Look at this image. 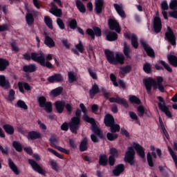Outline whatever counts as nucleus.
Segmentation results:
<instances>
[{
    "instance_id": "1",
    "label": "nucleus",
    "mask_w": 177,
    "mask_h": 177,
    "mask_svg": "<svg viewBox=\"0 0 177 177\" xmlns=\"http://www.w3.org/2000/svg\"><path fill=\"white\" fill-rule=\"evenodd\" d=\"M135 150L137 154L141 157V158H145L146 157V153H145V148L140 145L133 142L132 147H129L127 148V151L126 152L124 161L129 162L130 165H133L135 164Z\"/></svg>"
},
{
    "instance_id": "2",
    "label": "nucleus",
    "mask_w": 177,
    "mask_h": 177,
    "mask_svg": "<svg viewBox=\"0 0 177 177\" xmlns=\"http://www.w3.org/2000/svg\"><path fill=\"white\" fill-rule=\"evenodd\" d=\"M156 81L157 82H156L154 79L151 77L143 80V83L145 85L147 92L149 95L151 93V86H153L154 89H157L158 86V89L160 91V92H164L165 91L164 85H162L164 79H162V77H157Z\"/></svg>"
},
{
    "instance_id": "3",
    "label": "nucleus",
    "mask_w": 177,
    "mask_h": 177,
    "mask_svg": "<svg viewBox=\"0 0 177 177\" xmlns=\"http://www.w3.org/2000/svg\"><path fill=\"white\" fill-rule=\"evenodd\" d=\"M80 107L82 113H84L83 120L86 121V122L91 124L92 131L93 132H94V133H96V135H97V136H99L100 138H103V134H102V131H100V130L97 128V126H96V123H95V119L90 118L86 114L88 110H86L85 105H84V104H80Z\"/></svg>"
},
{
    "instance_id": "4",
    "label": "nucleus",
    "mask_w": 177,
    "mask_h": 177,
    "mask_svg": "<svg viewBox=\"0 0 177 177\" xmlns=\"http://www.w3.org/2000/svg\"><path fill=\"white\" fill-rule=\"evenodd\" d=\"M104 53L106 56L108 62H109L111 64H117L118 63L120 64H124V60H125V57H124L123 54L117 53L115 57L114 53H113V52L110 51L109 50H105Z\"/></svg>"
},
{
    "instance_id": "5",
    "label": "nucleus",
    "mask_w": 177,
    "mask_h": 177,
    "mask_svg": "<svg viewBox=\"0 0 177 177\" xmlns=\"http://www.w3.org/2000/svg\"><path fill=\"white\" fill-rule=\"evenodd\" d=\"M32 60L40 64V66L43 67H47L48 68H52L53 66L49 61L45 62V54L44 53H32Z\"/></svg>"
},
{
    "instance_id": "6",
    "label": "nucleus",
    "mask_w": 177,
    "mask_h": 177,
    "mask_svg": "<svg viewBox=\"0 0 177 177\" xmlns=\"http://www.w3.org/2000/svg\"><path fill=\"white\" fill-rule=\"evenodd\" d=\"M75 115L76 117H73L69 122L70 129L73 133H77V131L80 129V124L81 122V118H80L81 115V110L77 109Z\"/></svg>"
},
{
    "instance_id": "7",
    "label": "nucleus",
    "mask_w": 177,
    "mask_h": 177,
    "mask_svg": "<svg viewBox=\"0 0 177 177\" xmlns=\"http://www.w3.org/2000/svg\"><path fill=\"white\" fill-rule=\"evenodd\" d=\"M104 124L111 127V131L114 133L120 131V125L114 124V118L111 115H106L104 118Z\"/></svg>"
},
{
    "instance_id": "8",
    "label": "nucleus",
    "mask_w": 177,
    "mask_h": 177,
    "mask_svg": "<svg viewBox=\"0 0 177 177\" xmlns=\"http://www.w3.org/2000/svg\"><path fill=\"white\" fill-rule=\"evenodd\" d=\"M39 107L44 109L47 113H52V103L46 102V98L44 96L37 98Z\"/></svg>"
},
{
    "instance_id": "9",
    "label": "nucleus",
    "mask_w": 177,
    "mask_h": 177,
    "mask_svg": "<svg viewBox=\"0 0 177 177\" xmlns=\"http://www.w3.org/2000/svg\"><path fill=\"white\" fill-rule=\"evenodd\" d=\"M59 142V139L55 136H52L50 138V144L52 147H55L57 150L61 151V153H64V154H70V150L66 149L62 147L57 146V142Z\"/></svg>"
},
{
    "instance_id": "10",
    "label": "nucleus",
    "mask_w": 177,
    "mask_h": 177,
    "mask_svg": "<svg viewBox=\"0 0 177 177\" xmlns=\"http://www.w3.org/2000/svg\"><path fill=\"white\" fill-rule=\"evenodd\" d=\"M158 99L159 100L158 107L161 111L165 113V114L167 115V117L171 118L172 117V114L169 111V109H168V106L165 104V101H164V99L161 97H158Z\"/></svg>"
},
{
    "instance_id": "11",
    "label": "nucleus",
    "mask_w": 177,
    "mask_h": 177,
    "mask_svg": "<svg viewBox=\"0 0 177 177\" xmlns=\"http://www.w3.org/2000/svg\"><path fill=\"white\" fill-rule=\"evenodd\" d=\"M165 37L170 44L172 45H176V39L175 38V35L169 26L167 27V32L165 33Z\"/></svg>"
},
{
    "instance_id": "12",
    "label": "nucleus",
    "mask_w": 177,
    "mask_h": 177,
    "mask_svg": "<svg viewBox=\"0 0 177 177\" xmlns=\"http://www.w3.org/2000/svg\"><path fill=\"white\" fill-rule=\"evenodd\" d=\"M109 102L111 103H117L118 104H122L124 107H128V103L125 99L116 95L115 97H112L109 98Z\"/></svg>"
},
{
    "instance_id": "13",
    "label": "nucleus",
    "mask_w": 177,
    "mask_h": 177,
    "mask_svg": "<svg viewBox=\"0 0 177 177\" xmlns=\"http://www.w3.org/2000/svg\"><path fill=\"white\" fill-rule=\"evenodd\" d=\"M86 33L88 35H90L93 39H95V35H96V37L102 36V30L97 27L93 28V30L90 28L87 29Z\"/></svg>"
},
{
    "instance_id": "14",
    "label": "nucleus",
    "mask_w": 177,
    "mask_h": 177,
    "mask_svg": "<svg viewBox=\"0 0 177 177\" xmlns=\"http://www.w3.org/2000/svg\"><path fill=\"white\" fill-rule=\"evenodd\" d=\"M17 86L19 90V92H21V93H24L25 91H31V89H32V87L30 86L28 83L26 82H19L17 83Z\"/></svg>"
},
{
    "instance_id": "15",
    "label": "nucleus",
    "mask_w": 177,
    "mask_h": 177,
    "mask_svg": "<svg viewBox=\"0 0 177 177\" xmlns=\"http://www.w3.org/2000/svg\"><path fill=\"white\" fill-rule=\"evenodd\" d=\"M140 43L142 48H144L145 52L147 53L148 56H150V57H153L154 51L151 48H150V46H149V44H147L143 39L140 40Z\"/></svg>"
},
{
    "instance_id": "16",
    "label": "nucleus",
    "mask_w": 177,
    "mask_h": 177,
    "mask_svg": "<svg viewBox=\"0 0 177 177\" xmlns=\"http://www.w3.org/2000/svg\"><path fill=\"white\" fill-rule=\"evenodd\" d=\"M108 24L110 30H115L116 32H120V31H121L120 24H118V22H117L115 19H109Z\"/></svg>"
},
{
    "instance_id": "17",
    "label": "nucleus",
    "mask_w": 177,
    "mask_h": 177,
    "mask_svg": "<svg viewBox=\"0 0 177 177\" xmlns=\"http://www.w3.org/2000/svg\"><path fill=\"white\" fill-rule=\"evenodd\" d=\"M162 28V25L161 24V19L158 17H155L153 19V28L155 30V32H160Z\"/></svg>"
},
{
    "instance_id": "18",
    "label": "nucleus",
    "mask_w": 177,
    "mask_h": 177,
    "mask_svg": "<svg viewBox=\"0 0 177 177\" xmlns=\"http://www.w3.org/2000/svg\"><path fill=\"white\" fill-rule=\"evenodd\" d=\"M49 12L54 16H56V17H60V16L62 15V10L57 8V6L55 5V3H51V8Z\"/></svg>"
},
{
    "instance_id": "19",
    "label": "nucleus",
    "mask_w": 177,
    "mask_h": 177,
    "mask_svg": "<svg viewBox=\"0 0 177 177\" xmlns=\"http://www.w3.org/2000/svg\"><path fill=\"white\" fill-rule=\"evenodd\" d=\"M157 153L156 152H148L147 154V160L149 167H154V162H153V158H157Z\"/></svg>"
},
{
    "instance_id": "20",
    "label": "nucleus",
    "mask_w": 177,
    "mask_h": 177,
    "mask_svg": "<svg viewBox=\"0 0 177 177\" xmlns=\"http://www.w3.org/2000/svg\"><path fill=\"white\" fill-rule=\"evenodd\" d=\"M0 86L4 89H8L10 88V84H9V80H6V77L3 75H0Z\"/></svg>"
},
{
    "instance_id": "21",
    "label": "nucleus",
    "mask_w": 177,
    "mask_h": 177,
    "mask_svg": "<svg viewBox=\"0 0 177 177\" xmlns=\"http://www.w3.org/2000/svg\"><path fill=\"white\" fill-rule=\"evenodd\" d=\"M29 164L31 165L32 169H34V171H36V172H38V174H44V170L42 169L41 167H40L35 161L29 159L28 160Z\"/></svg>"
},
{
    "instance_id": "22",
    "label": "nucleus",
    "mask_w": 177,
    "mask_h": 177,
    "mask_svg": "<svg viewBox=\"0 0 177 177\" xmlns=\"http://www.w3.org/2000/svg\"><path fill=\"white\" fill-rule=\"evenodd\" d=\"M48 82H62L63 76L61 74H55L48 78Z\"/></svg>"
},
{
    "instance_id": "23",
    "label": "nucleus",
    "mask_w": 177,
    "mask_h": 177,
    "mask_svg": "<svg viewBox=\"0 0 177 177\" xmlns=\"http://www.w3.org/2000/svg\"><path fill=\"white\" fill-rule=\"evenodd\" d=\"M66 106V102L64 101L55 102V109L59 114L63 113L64 107Z\"/></svg>"
},
{
    "instance_id": "24",
    "label": "nucleus",
    "mask_w": 177,
    "mask_h": 177,
    "mask_svg": "<svg viewBox=\"0 0 177 177\" xmlns=\"http://www.w3.org/2000/svg\"><path fill=\"white\" fill-rule=\"evenodd\" d=\"M28 138L32 140H35V139H41L42 138V134L39 131H30Z\"/></svg>"
},
{
    "instance_id": "25",
    "label": "nucleus",
    "mask_w": 177,
    "mask_h": 177,
    "mask_svg": "<svg viewBox=\"0 0 177 177\" xmlns=\"http://www.w3.org/2000/svg\"><path fill=\"white\" fill-rule=\"evenodd\" d=\"M124 169L125 167H124V165H118L113 171V175L115 176H120V174H122Z\"/></svg>"
},
{
    "instance_id": "26",
    "label": "nucleus",
    "mask_w": 177,
    "mask_h": 177,
    "mask_svg": "<svg viewBox=\"0 0 177 177\" xmlns=\"http://www.w3.org/2000/svg\"><path fill=\"white\" fill-rule=\"evenodd\" d=\"M104 1L96 0L95 1V11L99 15L102 13V9H103Z\"/></svg>"
},
{
    "instance_id": "27",
    "label": "nucleus",
    "mask_w": 177,
    "mask_h": 177,
    "mask_svg": "<svg viewBox=\"0 0 177 177\" xmlns=\"http://www.w3.org/2000/svg\"><path fill=\"white\" fill-rule=\"evenodd\" d=\"M114 8L118 12V15H120V17L125 18V12H124V10L122 9V4H114Z\"/></svg>"
},
{
    "instance_id": "28",
    "label": "nucleus",
    "mask_w": 177,
    "mask_h": 177,
    "mask_svg": "<svg viewBox=\"0 0 177 177\" xmlns=\"http://www.w3.org/2000/svg\"><path fill=\"white\" fill-rule=\"evenodd\" d=\"M9 66V61L0 58V71H5Z\"/></svg>"
},
{
    "instance_id": "29",
    "label": "nucleus",
    "mask_w": 177,
    "mask_h": 177,
    "mask_svg": "<svg viewBox=\"0 0 177 177\" xmlns=\"http://www.w3.org/2000/svg\"><path fill=\"white\" fill-rule=\"evenodd\" d=\"M3 128L8 135H13L15 133V127L10 124H5Z\"/></svg>"
},
{
    "instance_id": "30",
    "label": "nucleus",
    "mask_w": 177,
    "mask_h": 177,
    "mask_svg": "<svg viewBox=\"0 0 177 177\" xmlns=\"http://www.w3.org/2000/svg\"><path fill=\"white\" fill-rule=\"evenodd\" d=\"M161 8L163 10L162 12V15H163L164 19H165V20L168 19L167 12H165V10H168V3H167V1H162L161 4Z\"/></svg>"
},
{
    "instance_id": "31",
    "label": "nucleus",
    "mask_w": 177,
    "mask_h": 177,
    "mask_svg": "<svg viewBox=\"0 0 177 177\" xmlns=\"http://www.w3.org/2000/svg\"><path fill=\"white\" fill-rule=\"evenodd\" d=\"M23 70L25 73H34V71H37V66L34 64L25 66H24Z\"/></svg>"
},
{
    "instance_id": "32",
    "label": "nucleus",
    "mask_w": 177,
    "mask_h": 177,
    "mask_svg": "<svg viewBox=\"0 0 177 177\" xmlns=\"http://www.w3.org/2000/svg\"><path fill=\"white\" fill-rule=\"evenodd\" d=\"M167 59L170 63V64H171V66H173L174 67H177V57L175 55H167Z\"/></svg>"
},
{
    "instance_id": "33",
    "label": "nucleus",
    "mask_w": 177,
    "mask_h": 177,
    "mask_svg": "<svg viewBox=\"0 0 177 177\" xmlns=\"http://www.w3.org/2000/svg\"><path fill=\"white\" fill-rule=\"evenodd\" d=\"M88 149V139L84 138L80 143V151H85Z\"/></svg>"
},
{
    "instance_id": "34",
    "label": "nucleus",
    "mask_w": 177,
    "mask_h": 177,
    "mask_svg": "<svg viewBox=\"0 0 177 177\" xmlns=\"http://www.w3.org/2000/svg\"><path fill=\"white\" fill-rule=\"evenodd\" d=\"M44 43L48 48H53L55 46V41L49 36H46Z\"/></svg>"
},
{
    "instance_id": "35",
    "label": "nucleus",
    "mask_w": 177,
    "mask_h": 177,
    "mask_svg": "<svg viewBox=\"0 0 177 177\" xmlns=\"http://www.w3.org/2000/svg\"><path fill=\"white\" fill-rule=\"evenodd\" d=\"M8 164L12 171H13V172L16 175H19V169H17V167L16 166V165H15V163L13 162V161H12L11 159H8Z\"/></svg>"
},
{
    "instance_id": "36",
    "label": "nucleus",
    "mask_w": 177,
    "mask_h": 177,
    "mask_svg": "<svg viewBox=\"0 0 177 177\" xmlns=\"http://www.w3.org/2000/svg\"><path fill=\"white\" fill-rule=\"evenodd\" d=\"M117 38H118V35L114 32H109L106 35V39L108 41H115Z\"/></svg>"
},
{
    "instance_id": "37",
    "label": "nucleus",
    "mask_w": 177,
    "mask_h": 177,
    "mask_svg": "<svg viewBox=\"0 0 177 177\" xmlns=\"http://www.w3.org/2000/svg\"><path fill=\"white\" fill-rule=\"evenodd\" d=\"M76 6L81 13H85L86 10L85 8V6H84V3H82L81 1L77 0L76 1Z\"/></svg>"
},
{
    "instance_id": "38",
    "label": "nucleus",
    "mask_w": 177,
    "mask_h": 177,
    "mask_svg": "<svg viewBox=\"0 0 177 177\" xmlns=\"http://www.w3.org/2000/svg\"><path fill=\"white\" fill-rule=\"evenodd\" d=\"M131 45L135 48V49H138V47L139 46L138 37L134 34L131 35Z\"/></svg>"
},
{
    "instance_id": "39",
    "label": "nucleus",
    "mask_w": 177,
    "mask_h": 177,
    "mask_svg": "<svg viewBox=\"0 0 177 177\" xmlns=\"http://www.w3.org/2000/svg\"><path fill=\"white\" fill-rule=\"evenodd\" d=\"M62 91H63V88L58 87L57 88H55L54 90L51 91L50 95L51 96L56 97L59 96L62 93Z\"/></svg>"
},
{
    "instance_id": "40",
    "label": "nucleus",
    "mask_w": 177,
    "mask_h": 177,
    "mask_svg": "<svg viewBox=\"0 0 177 177\" xmlns=\"http://www.w3.org/2000/svg\"><path fill=\"white\" fill-rule=\"evenodd\" d=\"M168 149V151H169V153L170 154V156H171L174 162H175V165H176V167H177V156H176V154H175V152H174V150L172 149V148H171V147H167Z\"/></svg>"
},
{
    "instance_id": "41",
    "label": "nucleus",
    "mask_w": 177,
    "mask_h": 177,
    "mask_svg": "<svg viewBox=\"0 0 177 177\" xmlns=\"http://www.w3.org/2000/svg\"><path fill=\"white\" fill-rule=\"evenodd\" d=\"M26 20L28 26H31L34 23V17L32 14L28 13L26 16Z\"/></svg>"
},
{
    "instance_id": "42",
    "label": "nucleus",
    "mask_w": 177,
    "mask_h": 177,
    "mask_svg": "<svg viewBox=\"0 0 177 177\" xmlns=\"http://www.w3.org/2000/svg\"><path fill=\"white\" fill-rule=\"evenodd\" d=\"M44 21L48 28H50V30L53 29V25H52V19H50L48 16H46L44 17Z\"/></svg>"
},
{
    "instance_id": "43",
    "label": "nucleus",
    "mask_w": 177,
    "mask_h": 177,
    "mask_svg": "<svg viewBox=\"0 0 177 177\" xmlns=\"http://www.w3.org/2000/svg\"><path fill=\"white\" fill-rule=\"evenodd\" d=\"M17 104L19 109H23V110H28V106L27 104H26V102L24 101L19 100L17 102Z\"/></svg>"
},
{
    "instance_id": "44",
    "label": "nucleus",
    "mask_w": 177,
    "mask_h": 177,
    "mask_svg": "<svg viewBox=\"0 0 177 177\" xmlns=\"http://www.w3.org/2000/svg\"><path fill=\"white\" fill-rule=\"evenodd\" d=\"M12 146L17 151H21V150H23V146H21V144L17 141H14Z\"/></svg>"
},
{
    "instance_id": "45",
    "label": "nucleus",
    "mask_w": 177,
    "mask_h": 177,
    "mask_svg": "<svg viewBox=\"0 0 177 177\" xmlns=\"http://www.w3.org/2000/svg\"><path fill=\"white\" fill-rule=\"evenodd\" d=\"M99 92V88L97 85H93L92 88L90 90V96L91 97H93L95 93Z\"/></svg>"
},
{
    "instance_id": "46",
    "label": "nucleus",
    "mask_w": 177,
    "mask_h": 177,
    "mask_svg": "<svg viewBox=\"0 0 177 177\" xmlns=\"http://www.w3.org/2000/svg\"><path fill=\"white\" fill-rule=\"evenodd\" d=\"M131 70V66L127 65L125 67L120 68V74H127V73H129Z\"/></svg>"
},
{
    "instance_id": "47",
    "label": "nucleus",
    "mask_w": 177,
    "mask_h": 177,
    "mask_svg": "<svg viewBox=\"0 0 177 177\" xmlns=\"http://www.w3.org/2000/svg\"><path fill=\"white\" fill-rule=\"evenodd\" d=\"M160 64L163 66V67L167 70V71H169V73H172V68H171V66L168 65L165 61L160 60L159 61Z\"/></svg>"
},
{
    "instance_id": "48",
    "label": "nucleus",
    "mask_w": 177,
    "mask_h": 177,
    "mask_svg": "<svg viewBox=\"0 0 177 177\" xmlns=\"http://www.w3.org/2000/svg\"><path fill=\"white\" fill-rule=\"evenodd\" d=\"M100 165H107V156L106 155H102L100 157Z\"/></svg>"
},
{
    "instance_id": "49",
    "label": "nucleus",
    "mask_w": 177,
    "mask_h": 177,
    "mask_svg": "<svg viewBox=\"0 0 177 177\" xmlns=\"http://www.w3.org/2000/svg\"><path fill=\"white\" fill-rule=\"evenodd\" d=\"M106 137L108 140H110L111 142L113 140H115L118 138V135L116 133H108L106 134Z\"/></svg>"
},
{
    "instance_id": "50",
    "label": "nucleus",
    "mask_w": 177,
    "mask_h": 177,
    "mask_svg": "<svg viewBox=\"0 0 177 177\" xmlns=\"http://www.w3.org/2000/svg\"><path fill=\"white\" fill-rule=\"evenodd\" d=\"M123 52L126 57H131V56H129V53H131V48H129V46L127 45V43H124Z\"/></svg>"
},
{
    "instance_id": "51",
    "label": "nucleus",
    "mask_w": 177,
    "mask_h": 177,
    "mask_svg": "<svg viewBox=\"0 0 177 177\" xmlns=\"http://www.w3.org/2000/svg\"><path fill=\"white\" fill-rule=\"evenodd\" d=\"M68 81L71 83L74 82V81H76L77 76H75V74L73 72H68Z\"/></svg>"
},
{
    "instance_id": "52",
    "label": "nucleus",
    "mask_w": 177,
    "mask_h": 177,
    "mask_svg": "<svg viewBox=\"0 0 177 177\" xmlns=\"http://www.w3.org/2000/svg\"><path fill=\"white\" fill-rule=\"evenodd\" d=\"M131 103H135L136 104H140V100L135 95H132L129 97Z\"/></svg>"
},
{
    "instance_id": "53",
    "label": "nucleus",
    "mask_w": 177,
    "mask_h": 177,
    "mask_svg": "<svg viewBox=\"0 0 177 177\" xmlns=\"http://www.w3.org/2000/svg\"><path fill=\"white\" fill-rule=\"evenodd\" d=\"M50 164L54 171H59V166H57V163L56 162V161H55V160H50Z\"/></svg>"
},
{
    "instance_id": "54",
    "label": "nucleus",
    "mask_w": 177,
    "mask_h": 177,
    "mask_svg": "<svg viewBox=\"0 0 177 177\" xmlns=\"http://www.w3.org/2000/svg\"><path fill=\"white\" fill-rule=\"evenodd\" d=\"M143 70L145 73L149 74V73L151 72V65L149 63H146L143 66Z\"/></svg>"
},
{
    "instance_id": "55",
    "label": "nucleus",
    "mask_w": 177,
    "mask_h": 177,
    "mask_svg": "<svg viewBox=\"0 0 177 177\" xmlns=\"http://www.w3.org/2000/svg\"><path fill=\"white\" fill-rule=\"evenodd\" d=\"M48 150L50 151V153H52V154H54V156L58 157V158H61V160H63V156H62V154L59 153V152L50 148H48Z\"/></svg>"
},
{
    "instance_id": "56",
    "label": "nucleus",
    "mask_w": 177,
    "mask_h": 177,
    "mask_svg": "<svg viewBox=\"0 0 177 177\" xmlns=\"http://www.w3.org/2000/svg\"><path fill=\"white\" fill-rule=\"evenodd\" d=\"M37 124L39 126V128L42 131H46V129H48L46 124H45L44 122H41L40 120H37Z\"/></svg>"
},
{
    "instance_id": "57",
    "label": "nucleus",
    "mask_w": 177,
    "mask_h": 177,
    "mask_svg": "<svg viewBox=\"0 0 177 177\" xmlns=\"http://www.w3.org/2000/svg\"><path fill=\"white\" fill-rule=\"evenodd\" d=\"M170 9L175 10L177 9V1L176 0H171L169 3Z\"/></svg>"
},
{
    "instance_id": "58",
    "label": "nucleus",
    "mask_w": 177,
    "mask_h": 177,
    "mask_svg": "<svg viewBox=\"0 0 177 177\" xmlns=\"http://www.w3.org/2000/svg\"><path fill=\"white\" fill-rule=\"evenodd\" d=\"M76 49L82 53L84 52V45H82V41H80L79 44L75 46Z\"/></svg>"
},
{
    "instance_id": "59",
    "label": "nucleus",
    "mask_w": 177,
    "mask_h": 177,
    "mask_svg": "<svg viewBox=\"0 0 177 177\" xmlns=\"http://www.w3.org/2000/svg\"><path fill=\"white\" fill-rule=\"evenodd\" d=\"M69 26H70V28H71L72 30H75V28H77V20L72 19L69 22Z\"/></svg>"
},
{
    "instance_id": "60",
    "label": "nucleus",
    "mask_w": 177,
    "mask_h": 177,
    "mask_svg": "<svg viewBox=\"0 0 177 177\" xmlns=\"http://www.w3.org/2000/svg\"><path fill=\"white\" fill-rule=\"evenodd\" d=\"M138 113L139 117H143V115H145V108L142 106H138Z\"/></svg>"
},
{
    "instance_id": "61",
    "label": "nucleus",
    "mask_w": 177,
    "mask_h": 177,
    "mask_svg": "<svg viewBox=\"0 0 177 177\" xmlns=\"http://www.w3.org/2000/svg\"><path fill=\"white\" fill-rule=\"evenodd\" d=\"M111 81H112L114 86H118V83L117 82V78L114 74L111 73L110 75Z\"/></svg>"
},
{
    "instance_id": "62",
    "label": "nucleus",
    "mask_w": 177,
    "mask_h": 177,
    "mask_svg": "<svg viewBox=\"0 0 177 177\" xmlns=\"http://www.w3.org/2000/svg\"><path fill=\"white\" fill-rule=\"evenodd\" d=\"M88 73L90 74V76L92 77L93 80H97V75H96V72H95L93 70L88 68Z\"/></svg>"
},
{
    "instance_id": "63",
    "label": "nucleus",
    "mask_w": 177,
    "mask_h": 177,
    "mask_svg": "<svg viewBox=\"0 0 177 177\" xmlns=\"http://www.w3.org/2000/svg\"><path fill=\"white\" fill-rule=\"evenodd\" d=\"M57 24L61 30H64V23L60 18L57 19Z\"/></svg>"
},
{
    "instance_id": "64",
    "label": "nucleus",
    "mask_w": 177,
    "mask_h": 177,
    "mask_svg": "<svg viewBox=\"0 0 177 177\" xmlns=\"http://www.w3.org/2000/svg\"><path fill=\"white\" fill-rule=\"evenodd\" d=\"M15 92L14 91L13 89H11V90L10 91L8 99H9V100H10L11 102H12V100H15Z\"/></svg>"
}]
</instances>
